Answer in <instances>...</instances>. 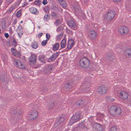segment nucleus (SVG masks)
<instances>
[{"label":"nucleus","mask_w":131,"mask_h":131,"mask_svg":"<svg viewBox=\"0 0 131 131\" xmlns=\"http://www.w3.org/2000/svg\"><path fill=\"white\" fill-rule=\"evenodd\" d=\"M38 46V42L36 41H34L32 43L31 47L33 49H36Z\"/></svg>","instance_id":"obj_23"},{"label":"nucleus","mask_w":131,"mask_h":131,"mask_svg":"<svg viewBox=\"0 0 131 131\" xmlns=\"http://www.w3.org/2000/svg\"><path fill=\"white\" fill-rule=\"evenodd\" d=\"M73 41V42H72L71 44L68 43L67 48H68V49L67 50V51L69 50L70 49H71L73 46L74 45Z\"/></svg>","instance_id":"obj_32"},{"label":"nucleus","mask_w":131,"mask_h":131,"mask_svg":"<svg viewBox=\"0 0 131 131\" xmlns=\"http://www.w3.org/2000/svg\"><path fill=\"white\" fill-rule=\"evenodd\" d=\"M121 112V110L118 105H115V115L120 114Z\"/></svg>","instance_id":"obj_17"},{"label":"nucleus","mask_w":131,"mask_h":131,"mask_svg":"<svg viewBox=\"0 0 131 131\" xmlns=\"http://www.w3.org/2000/svg\"><path fill=\"white\" fill-rule=\"evenodd\" d=\"M22 112L21 111H20L18 113V114L19 115L21 114Z\"/></svg>","instance_id":"obj_61"},{"label":"nucleus","mask_w":131,"mask_h":131,"mask_svg":"<svg viewBox=\"0 0 131 131\" xmlns=\"http://www.w3.org/2000/svg\"><path fill=\"white\" fill-rule=\"evenodd\" d=\"M97 90L99 93L101 94H103L106 92L107 89L105 85H101L98 87Z\"/></svg>","instance_id":"obj_6"},{"label":"nucleus","mask_w":131,"mask_h":131,"mask_svg":"<svg viewBox=\"0 0 131 131\" xmlns=\"http://www.w3.org/2000/svg\"><path fill=\"white\" fill-rule=\"evenodd\" d=\"M4 36L6 38H7L8 37L9 35L8 33H6L4 34Z\"/></svg>","instance_id":"obj_51"},{"label":"nucleus","mask_w":131,"mask_h":131,"mask_svg":"<svg viewBox=\"0 0 131 131\" xmlns=\"http://www.w3.org/2000/svg\"><path fill=\"white\" fill-rule=\"evenodd\" d=\"M63 35V34H60L59 35L58 37L60 38Z\"/></svg>","instance_id":"obj_56"},{"label":"nucleus","mask_w":131,"mask_h":131,"mask_svg":"<svg viewBox=\"0 0 131 131\" xmlns=\"http://www.w3.org/2000/svg\"><path fill=\"white\" fill-rule=\"evenodd\" d=\"M45 89V91H47L48 90V89L47 88H46Z\"/></svg>","instance_id":"obj_64"},{"label":"nucleus","mask_w":131,"mask_h":131,"mask_svg":"<svg viewBox=\"0 0 131 131\" xmlns=\"http://www.w3.org/2000/svg\"><path fill=\"white\" fill-rule=\"evenodd\" d=\"M22 0H19L18 2V4H17L18 5H19L20 4V3L21 1Z\"/></svg>","instance_id":"obj_58"},{"label":"nucleus","mask_w":131,"mask_h":131,"mask_svg":"<svg viewBox=\"0 0 131 131\" xmlns=\"http://www.w3.org/2000/svg\"><path fill=\"white\" fill-rule=\"evenodd\" d=\"M59 2L61 3H62L63 1V0H58Z\"/></svg>","instance_id":"obj_60"},{"label":"nucleus","mask_w":131,"mask_h":131,"mask_svg":"<svg viewBox=\"0 0 131 131\" xmlns=\"http://www.w3.org/2000/svg\"><path fill=\"white\" fill-rule=\"evenodd\" d=\"M11 42H12L13 45L16 46V42L14 39L13 38H12L11 39Z\"/></svg>","instance_id":"obj_39"},{"label":"nucleus","mask_w":131,"mask_h":131,"mask_svg":"<svg viewBox=\"0 0 131 131\" xmlns=\"http://www.w3.org/2000/svg\"><path fill=\"white\" fill-rule=\"evenodd\" d=\"M40 0H37L35 1L34 3L35 5H40V2L41 1Z\"/></svg>","instance_id":"obj_41"},{"label":"nucleus","mask_w":131,"mask_h":131,"mask_svg":"<svg viewBox=\"0 0 131 131\" xmlns=\"http://www.w3.org/2000/svg\"><path fill=\"white\" fill-rule=\"evenodd\" d=\"M6 80V78L3 76H1L0 77V81L2 82H4Z\"/></svg>","instance_id":"obj_40"},{"label":"nucleus","mask_w":131,"mask_h":131,"mask_svg":"<svg viewBox=\"0 0 131 131\" xmlns=\"http://www.w3.org/2000/svg\"><path fill=\"white\" fill-rule=\"evenodd\" d=\"M118 31L120 35L126 34L128 32V29L125 26H121L118 29Z\"/></svg>","instance_id":"obj_5"},{"label":"nucleus","mask_w":131,"mask_h":131,"mask_svg":"<svg viewBox=\"0 0 131 131\" xmlns=\"http://www.w3.org/2000/svg\"><path fill=\"white\" fill-rule=\"evenodd\" d=\"M43 10L45 12H49V7L48 6H46L43 9Z\"/></svg>","instance_id":"obj_46"},{"label":"nucleus","mask_w":131,"mask_h":131,"mask_svg":"<svg viewBox=\"0 0 131 131\" xmlns=\"http://www.w3.org/2000/svg\"><path fill=\"white\" fill-rule=\"evenodd\" d=\"M93 128L95 129L97 131H102V126L100 124L96 123H94L93 125Z\"/></svg>","instance_id":"obj_10"},{"label":"nucleus","mask_w":131,"mask_h":131,"mask_svg":"<svg viewBox=\"0 0 131 131\" xmlns=\"http://www.w3.org/2000/svg\"><path fill=\"white\" fill-rule=\"evenodd\" d=\"M47 43V40H44L42 41L41 44L42 46H45Z\"/></svg>","instance_id":"obj_42"},{"label":"nucleus","mask_w":131,"mask_h":131,"mask_svg":"<svg viewBox=\"0 0 131 131\" xmlns=\"http://www.w3.org/2000/svg\"><path fill=\"white\" fill-rule=\"evenodd\" d=\"M63 29V28L62 27L60 26L57 29V31L58 32H60Z\"/></svg>","instance_id":"obj_47"},{"label":"nucleus","mask_w":131,"mask_h":131,"mask_svg":"<svg viewBox=\"0 0 131 131\" xmlns=\"http://www.w3.org/2000/svg\"><path fill=\"white\" fill-rule=\"evenodd\" d=\"M82 92H86V91H84V90H82Z\"/></svg>","instance_id":"obj_62"},{"label":"nucleus","mask_w":131,"mask_h":131,"mask_svg":"<svg viewBox=\"0 0 131 131\" xmlns=\"http://www.w3.org/2000/svg\"><path fill=\"white\" fill-rule=\"evenodd\" d=\"M38 113L37 111L35 110L34 112L29 115L28 117L29 120H34L38 116Z\"/></svg>","instance_id":"obj_9"},{"label":"nucleus","mask_w":131,"mask_h":131,"mask_svg":"<svg viewBox=\"0 0 131 131\" xmlns=\"http://www.w3.org/2000/svg\"><path fill=\"white\" fill-rule=\"evenodd\" d=\"M16 23V19H15L13 23V24L15 25Z\"/></svg>","instance_id":"obj_57"},{"label":"nucleus","mask_w":131,"mask_h":131,"mask_svg":"<svg viewBox=\"0 0 131 131\" xmlns=\"http://www.w3.org/2000/svg\"><path fill=\"white\" fill-rule=\"evenodd\" d=\"M65 86L67 89H71L72 88L71 85L70 84V83H68L65 85Z\"/></svg>","instance_id":"obj_36"},{"label":"nucleus","mask_w":131,"mask_h":131,"mask_svg":"<svg viewBox=\"0 0 131 131\" xmlns=\"http://www.w3.org/2000/svg\"><path fill=\"white\" fill-rule=\"evenodd\" d=\"M21 48L20 47H19L18 48V51L17 50V56L20 58V57L21 55V53L19 52L21 50Z\"/></svg>","instance_id":"obj_33"},{"label":"nucleus","mask_w":131,"mask_h":131,"mask_svg":"<svg viewBox=\"0 0 131 131\" xmlns=\"http://www.w3.org/2000/svg\"><path fill=\"white\" fill-rule=\"evenodd\" d=\"M22 9L17 12V17L18 18L20 17L21 15V11Z\"/></svg>","instance_id":"obj_37"},{"label":"nucleus","mask_w":131,"mask_h":131,"mask_svg":"<svg viewBox=\"0 0 131 131\" xmlns=\"http://www.w3.org/2000/svg\"><path fill=\"white\" fill-rule=\"evenodd\" d=\"M43 35V33H39L38 35V37L39 38H40L41 37L42 35Z\"/></svg>","instance_id":"obj_54"},{"label":"nucleus","mask_w":131,"mask_h":131,"mask_svg":"<svg viewBox=\"0 0 131 131\" xmlns=\"http://www.w3.org/2000/svg\"><path fill=\"white\" fill-rule=\"evenodd\" d=\"M17 33L19 38L21 37V36L23 34V29L17 30Z\"/></svg>","instance_id":"obj_29"},{"label":"nucleus","mask_w":131,"mask_h":131,"mask_svg":"<svg viewBox=\"0 0 131 131\" xmlns=\"http://www.w3.org/2000/svg\"><path fill=\"white\" fill-rule=\"evenodd\" d=\"M113 1L115 3H118L119 2L121 1V0H113Z\"/></svg>","instance_id":"obj_53"},{"label":"nucleus","mask_w":131,"mask_h":131,"mask_svg":"<svg viewBox=\"0 0 131 131\" xmlns=\"http://www.w3.org/2000/svg\"><path fill=\"white\" fill-rule=\"evenodd\" d=\"M73 43H74V40L72 39L71 38L70 39H68V43H70L71 44V43L73 42Z\"/></svg>","instance_id":"obj_48"},{"label":"nucleus","mask_w":131,"mask_h":131,"mask_svg":"<svg viewBox=\"0 0 131 131\" xmlns=\"http://www.w3.org/2000/svg\"><path fill=\"white\" fill-rule=\"evenodd\" d=\"M11 51L12 53V54L16 56V50L15 48H12L11 49Z\"/></svg>","instance_id":"obj_35"},{"label":"nucleus","mask_w":131,"mask_h":131,"mask_svg":"<svg viewBox=\"0 0 131 131\" xmlns=\"http://www.w3.org/2000/svg\"><path fill=\"white\" fill-rule=\"evenodd\" d=\"M53 66L52 64H48L47 66V71L48 72H51L53 71L52 70V68Z\"/></svg>","instance_id":"obj_24"},{"label":"nucleus","mask_w":131,"mask_h":131,"mask_svg":"<svg viewBox=\"0 0 131 131\" xmlns=\"http://www.w3.org/2000/svg\"><path fill=\"white\" fill-rule=\"evenodd\" d=\"M17 66L19 69H25L26 67L23 64L22 60L20 59L19 60H17Z\"/></svg>","instance_id":"obj_14"},{"label":"nucleus","mask_w":131,"mask_h":131,"mask_svg":"<svg viewBox=\"0 0 131 131\" xmlns=\"http://www.w3.org/2000/svg\"><path fill=\"white\" fill-rule=\"evenodd\" d=\"M46 37L47 39L46 40H47V41L49 40L50 37V34L48 33L46 34Z\"/></svg>","instance_id":"obj_44"},{"label":"nucleus","mask_w":131,"mask_h":131,"mask_svg":"<svg viewBox=\"0 0 131 131\" xmlns=\"http://www.w3.org/2000/svg\"><path fill=\"white\" fill-rule=\"evenodd\" d=\"M92 32L90 33L89 35V38L91 40L95 39L97 36V34L94 30H92Z\"/></svg>","instance_id":"obj_15"},{"label":"nucleus","mask_w":131,"mask_h":131,"mask_svg":"<svg viewBox=\"0 0 131 131\" xmlns=\"http://www.w3.org/2000/svg\"><path fill=\"white\" fill-rule=\"evenodd\" d=\"M50 16L48 14L45 15L44 18V20L46 21H47L48 20L50 19Z\"/></svg>","instance_id":"obj_34"},{"label":"nucleus","mask_w":131,"mask_h":131,"mask_svg":"<svg viewBox=\"0 0 131 131\" xmlns=\"http://www.w3.org/2000/svg\"><path fill=\"white\" fill-rule=\"evenodd\" d=\"M109 131H119V130L118 128H117L115 126H113L110 128Z\"/></svg>","instance_id":"obj_31"},{"label":"nucleus","mask_w":131,"mask_h":131,"mask_svg":"<svg viewBox=\"0 0 131 131\" xmlns=\"http://www.w3.org/2000/svg\"><path fill=\"white\" fill-rule=\"evenodd\" d=\"M28 4V2H25L24 3V5H23L22 7H25L26 5H27Z\"/></svg>","instance_id":"obj_55"},{"label":"nucleus","mask_w":131,"mask_h":131,"mask_svg":"<svg viewBox=\"0 0 131 131\" xmlns=\"http://www.w3.org/2000/svg\"><path fill=\"white\" fill-rule=\"evenodd\" d=\"M13 63L15 66H16V60L15 58L14 59V61Z\"/></svg>","instance_id":"obj_52"},{"label":"nucleus","mask_w":131,"mask_h":131,"mask_svg":"<svg viewBox=\"0 0 131 131\" xmlns=\"http://www.w3.org/2000/svg\"><path fill=\"white\" fill-rule=\"evenodd\" d=\"M51 15L52 17H55L57 16V13L55 12H52L51 14Z\"/></svg>","instance_id":"obj_45"},{"label":"nucleus","mask_w":131,"mask_h":131,"mask_svg":"<svg viewBox=\"0 0 131 131\" xmlns=\"http://www.w3.org/2000/svg\"><path fill=\"white\" fill-rule=\"evenodd\" d=\"M107 59L109 60L110 62H113L114 60V57L112 56L107 55L106 57Z\"/></svg>","instance_id":"obj_27"},{"label":"nucleus","mask_w":131,"mask_h":131,"mask_svg":"<svg viewBox=\"0 0 131 131\" xmlns=\"http://www.w3.org/2000/svg\"><path fill=\"white\" fill-rule=\"evenodd\" d=\"M85 100H81L77 101L76 103L77 105L80 106L81 107H83L85 105Z\"/></svg>","instance_id":"obj_13"},{"label":"nucleus","mask_w":131,"mask_h":131,"mask_svg":"<svg viewBox=\"0 0 131 131\" xmlns=\"http://www.w3.org/2000/svg\"><path fill=\"white\" fill-rule=\"evenodd\" d=\"M115 105H112L110 107L109 111V114L112 116L115 115Z\"/></svg>","instance_id":"obj_12"},{"label":"nucleus","mask_w":131,"mask_h":131,"mask_svg":"<svg viewBox=\"0 0 131 131\" xmlns=\"http://www.w3.org/2000/svg\"><path fill=\"white\" fill-rule=\"evenodd\" d=\"M119 95L122 99L125 100L128 98V94L127 93L123 91L119 92Z\"/></svg>","instance_id":"obj_11"},{"label":"nucleus","mask_w":131,"mask_h":131,"mask_svg":"<svg viewBox=\"0 0 131 131\" xmlns=\"http://www.w3.org/2000/svg\"><path fill=\"white\" fill-rule=\"evenodd\" d=\"M38 28L39 29H40V26H38Z\"/></svg>","instance_id":"obj_63"},{"label":"nucleus","mask_w":131,"mask_h":131,"mask_svg":"<svg viewBox=\"0 0 131 131\" xmlns=\"http://www.w3.org/2000/svg\"><path fill=\"white\" fill-rule=\"evenodd\" d=\"M112 98V97H109V96H106L105 97V99L109 101H114V99H112V100L111 99Z\"/></svg>","instance_id":"obj_38"},{"label":"nucleus","mask_w":131,"mask_h":131,"mask_svg":"<svg viewBox=\"0 0 131 131\" xmlns=\"http://www.w3.org/2000/svg\"><path fill=\"white\" fill-rule=\"evenodd\" d=\"M62 23V21L61 19H58L55 22L54 24L56 25L57 26H59L60 24H61Z\"/></svg>","instance_id":"obj_30"},{"label":"nucleus","mask_w":131,"mask_h":131,"mask_svg":"<svg viewBox=\"0 0 131 131\" xmlns=\"http://www.w3.org/2000/svg\"><path fill=\"white\" fill-rule=\"evenodd\" d=\"M30 11L32 13L38 15L39 14L38 11L34 7H32L29 9Z\"/></svg>","instance_id":"obj_19"},{"label":"nucleus","mask_w":131,"mask_h":131,"mask_svg":"<svg viewBox=\"0 0 131 131\" xmlns=\"http://www.w3.org/2000/svg\"><path fill=\"white\" fill-rule=\"evenodd\" d=\"M64 118L63 117H60L58 120L56 122V124L58 125H59L64 121Z\"/></svg>","instance_id":"obj_25"},{"label":"nucleus","mask_w":131,"mask_h":131,"mask_svg":"<svg viewBox=\"0 0 131 131\" xmlns=\"http://www.w3.org/2000/svg\"><path fill=\"white\" fill-rule=\"evenodd\" d=\"M81 112L78 111L76 112L75 114L72 116L69 122V124L70 125L79 121L83 118V116L81 115Z\"/></svg>","instance_id":"obj_1"},{"label":"nucleus","mask_w":131,"mask_h":131,"mask_svg":"<svg viewBox=\"0 0 131 131\" xmlns=\"http://www.w3.org/2000/svg\"><path fill=\"white\" fill-rule=\"evenodd\" d=\"M79 63L80 66L84 68L89 67L90 63V60L85 57L81 58Z\"/></svg>","instance_id":"obj_2"},{"label":"nucleus","mask_w":131,"mask_h":131,"mask_svg":"<svg viewBox=\"0 0 131 131\" xmlns=\"http://www.w3.org/2000/svg\"><path fill=\"white\" fill-rule=\"evenodd\" d=\"M37 59V56L35 54H32L29 58V64L31 65H36V62Z\"/></svg>","instance_id":"obj_4"},{"label":"nucleus","mask_w":131,"mask_h":131,"mask_svg":"<svg viewBox=\"0 0 131 131\" xmlns=\"http://www.w3.org/2000/svg\"><path fill=\"white\" fill-rule=\"evenodd\" d=\"M52 9H54V10H56V9H57V7H53Z\"/></svg>","instance_id":"obj_59"},{"label":"nucleus","mask_w":131,"mask_h":131,"mask_svg":"<svg viewBox=\"0 0 131 131\" xmlns=\"http://www.w3.org/2000/svg\"><path fill=\"white\" fill-rule=\"evenodd\" d=\"M52 46H53L52 49L54 51L57 50L59 47V45L58 43H56L54 45L52 44Z\"/></svg>","instance_id":"obj_21"},{"label":"nucleus","mask_w":131,"mask_h":131,"mask_svg":"<svg viewBox=\"0 0 131 131\" xmlns=\"http://www.w3.org/2000/svg\"><path fill=\"white\" fill-rule=\"evenodd\" d=\"M60 52L59 51L53 53L50 58L47 59V61L48 62H50L54 61L59 55Z\"/></svg>","instance_id":"obj_7"},{"label":"nucleus","mask_w":131,"mask_h":131,"mask_svg":"<svg viewBox=\"0 0 131 131\" xmlns=\"http://www.w3.org/2000/svg\"><path fill=\"white\" fill-rule=\"evenodd\" d=\"M116 14L114 10H110L105 15V18L107 21H109L112 20Z\"/></svg>","instance_id":"obj_3"},{"label":"nucleus","mask_w":131,"mask_h":131,"mask_svg":"<svg viewBox=\"0 0 131 131\" xmlns=\"http://www.w3.org/2000/svg\"><path fill=\"white\" fill-rule=\"evenodd\" d=\"M66 42V40L65 38L61 41L60 43L61 48H63L65 47Z\"/></svg>","instance_id":"obj_26"},{"label":"nucleus","mask_w":131,"mask_h":131,"mask_svg":"<svg viewBox=\"0 0 131 131\" xmlns=\"http://www.w3.org/2000/svg\"><path fill=\"white\" fill-rule=\"evenodd\" d=\"M85 127L84 125V123L83 122H81L80 123H79L78 125L77 126V129H81L84 128Z\"/></svg>","instance_id":"obj_22"},{"label":"nucleus","mask_w":131,"mask_h":131,"mask_svg":"<svg viewBox=\"0 0 131 131\" xmlns=\"http://www.w3.org/2000/svg\"><path fill=\"white\" fill-rule=\"evenodd\" d=\"M22 28L23 27L21 25H19L18 27L17 30L23 29Z\"/></svg>","instance_id":"obj_50"},{"label":"nucleus","mask_w":131,"mask_h":131,"mask_svg":"<svg viewBox=\"0 0 131 131\" xmlns=\"http://www.w3.org/2000/svg\"><path fill=\"white\" fill-rule=\"evenodd\" d=\"M124 54L125 57L127 56V55L129 57H131V49H125L124 51Z\"/></svg>","instance_id":"obj_16"},{"label":"nucleus","mask_w":131,"mask_h":131,"mask_svg":"<svg viewBox=\"0 0 131 131\" xmlns=\"http://www.w3.org/2000/svg\"><path fill=\"white\" fill-rule=\"evenodd\" d=\"M38 60L39 62H40V63H38V64L37 65V66L34 67L35 68L39 67L41 63L43 64V63H45V60L44 59V55H40L38 56Z\"/></svg>","instance_id":"obj_8"},{"label":"nucleus","mask_w":131,"mask_h":131,"mask_svg":"<svg viewBox=\"0 0 131 131\" xmlns=\"http://www.w3.org/2000/svg\"><path fill=\"white\" fill-rule=\"evenodd\" d=\"M61 4L63 8L66 7L67 6V4L66 2H64L63 3H61Z\"/></svg>","instance_id":"obj_43"},{"label":"nucleus","mask_w":131,"mask_h":131,"mask_svg":"<svg viewBox=\"0 0 131 131\" xmlns=\"http://www.w3.org/2000/svg\"><path fill=\"white\" fill-rule=\"evenodd\" d=\"M67 24L70 27L73 29H74L75 26L74 21L72 20L69 21L67 23Z\"/></svg>","instance_id":"obj_20"},{"label":"nucleus","mask_w":131,"mask_h":131,"mask_svg":"<svg viewBox=\"0 0 131 131\" xmlns=\"http://www.w3.org/2000/svg\"><path fill=\"white\" fill-rule=\"evenodd\" d=\"M54 105V102H50L47 105V107L49 108L50 109L53 107Z\"/></svg>","instance_id":"obj_28"},{"label":"nucleus","mask_w":131,"mask_h":131,"mask_svg":"<svg viewBox=\"0 0 131 131\" xmlns=\"http://www.w3.org/2000/svg\"><path fill=\"white\" fill-rule=\"evenodd\" d=\"M74 8L75 11L78 13H80L82 11L80 7V6L78 4H74L73 6Z\"/></svg>","instance_id":"obj_18"},{"label":"nucleus","mask_w":131,"mask_h":131,"mask_svg":"<svg viewBox=\"0 0 131 131\" xmlns=\"http://www.w3.org/2000/svg\"><path fill=\"white\" fill-rule=\"evenodd\" d=\"M42 3L44 5H45L48 2L47 0H43Z\"/></svg>","instance_id":"obj_49"}]
</instances>
